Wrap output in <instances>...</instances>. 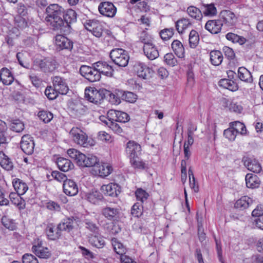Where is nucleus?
Segmentation results:
<instances>
[{
    "label": "nucleus",
    "instance_id": "nucleus-55",
    "mask_svg": "<svg viewBox=\"0 0 263 263\" xmlns=\"http://www.w3.org/2000/svg\"><path fill=\"white\" fill-rule=\"evenodd\" d=\"M165 63L169 66L174 67L178 64V61L172 53H167L164 56Z\"/></svg>",
    "mask_w": 263,
    "mask_h": 263
},
{
    "label": "nucleus",
    "instance_id": "nucleus-63",
    "mask_svg": "<svg viewBox=\"0 0 263 263\" xmlns=\"http://www.w3.org/2000/svg\"><path fill=\"white\" fill-rule=\"evenodd\" d=\"M140 40L141 42L143 43V45L154 44L152 36L145 32H143L141 33Z\"/></svg>",
    "mask_w": 263,
    "mask_h": 263
},
{
    "label": "nucleus",
    "instance_id": "nucleus-57",
    "mask_svg": "<svg viewBox=\"0 0 263 263\" xmlns=\"http://www.w3.org/2000/svg\"><path fill=\"white\" fill-rule=\"evenodd\" d=\"M38 117L44 123H48L52 119L53 115L50 112L42 110L39 112Z\"/></svg>",
    "mask_w": 263,
    "mask_h": 263
},
{
    "label": "nucleus",
    "instance_id": "nucleus-3",
    "mask_svg": "<svg viewBox=\"0 0 263 263\" xmlns=\"http://www.w3.org/2000/svg\"><path fill=\"white\" fill-rule=\"evenodd\" d=\"M110 57L115 64L121 67H125L129 59L127 52L122 48L112 49L110 52Z\"/></svg>",
    "mask_w": 263,
    "mask_h": 263
},
{
    "label": "nucleus",
    "instance_id": "nucleus-31",
    "mask_svg": "<svg viewBox=\"0 0 263 263\" xmlns=\"http://www.w3.org/2000/svg\"><path fill=\"white\" fill-rule=\"evenodd\" d=\"M218 85L220 87L227 89L232 91H236L239 88L237 82L234 80L228 79H221L218 82Z\"/></svg>",
    "mask_w": 263,
    "mask_h": 263
},
{
    "label": "nucleus",
    "instance_id": "nucleus-10",
    "mask_svg": "<svg viewBox=\"0 0 263 263\" xmlns=\"http://www.w3.org/2000/svg\"><path fill=\"white\" fill-rule=\"evenodd\" d=\"M98 10L103 16L112 18L117 13V8L110 2H102L99 5Z\"/></svg>",
    "mask_w": 263,
    "mask_h": 263
},
{
    "label": "nucleus",
    "instance_id": "nucleus-12",
    "mask_svg": "<svg viewBox=\"0 0 263 263\" xmlns=\"http://www.w3.org/2000/svg\"><path fill=\"white\" fill-rule=\"evenodd\" d=\"M34 65L39 66L44 72H52L57 67L56 61L50 58H45L43 60H36L34 62Z\"/></svg>",
    "mask_w": 263,
    "mask_h": 263
},
{
    "label": "nucleus",
    "instance_id": "nucleus-59",
    "mask_svg": "<svg viewBox=\"0 0 263 263\" xmlns=\"http://www.w3.org/2000/svg\"><path fill=\"white\" fill-rule=\"evenodd\" d=\"M135 195L138 200L143 202L148 198L149 194L142 188H138L135 192Z\"/></svg>",
    "mask_w": 263,
    "mask_h": 263
},
{
    "label": "nucleus",
    "instance_id": "nucleus-19",
    "mask_svg": "<svg viewBox=\"0 0 263 263\" xmlns=\"http://www.w3.org/2000/svg\"><path fill=\"white\" fill-rule=\"evenodd\" d=\"M222 25L219 19L211 20L207 21L205 28L212 34H218L220 32Z\"/></svg>",
    "mask_w": 263,
    "mask_h": 263
},
{
    "label": "nucleus",
    "instance_id": "nucleus-17",
    "mask_svg": "<svg viewBox=\"0 0 263 263\" xmlns=\"http://www.w3.org/2000/svg\"><path fill=\"white\" fill-rule=\"evenodd\" d=\"M47 15L45 20L54 18L55 17L63 16L64 13V9L58 4H53L50 5L46 8Z\"/></svg>",
    "mask_w": 263,
    "mask_h": 263
},
{
    "label": "nucleus",
    "instance_id": "nucleus-24",
    "mask_svg": "<svg viewBox=\"0 0 263 263\" xmlns=\"http://www.w3.org/2000/svg\"><path fill=\"white\" fill-rule=\"evenodd\" d=\"M118 188V186L117 184L111 183L107 185H103L101 190L107 196L116 197L120 193V191Z\"/></svg>",
    "mask_w": 263,
    "mask_h": 263
},
{
    "label": "nucleus",
    "instance_id": "nucleus-62",
    "mask_svg": "<svg viewBox=\"0 0 263 263\" xmlns=\"http://www.w3.org/2000/svg\"><path fill=\"white\" fill-rule=\"evenodd\" d=\"M132 166L136 169L144 170L148 168L147 165L143 161L136 160L135 159L130 160Z\"/></svg>",
    "mask_w": 263,
    "mask_h": 263
},
{
    "label": "nucleus",
    "instance_id": "nucleus-38",
    "mask_svg": "<svg viewBox=\"0 0 263 263\" xmlns=\"http://www.w3.org/2000/svg\"><path fill=\"white\" fill-rule=\"evenodd\" d=\"M106 92L105 98H108V101L112 104H119L120 103V99H122V90H118L115 93H112L110 91L105 89Z\"/></svg>",
    "mask_w": 263,
    "mask_h": 263
},
{
    "label": "nucleus",
    "instance_id": "nucleus-43",
    "mask_svg": "<svg viewBox=\"0 0 263 263\" xmlns=\"http://www.w3.org/2000/svg\"><path fill=\"white\" fill-rule=\"evenodd\" d=\"M89 242L97 248H102L105 245V242L102 237L97 236V234L88 237Z\"/></svg>",
    "mask_w": 263,
    "mask_h": 263
},
{
    "label": "nucleus",
    "instance_id": "nucleus-36",
    "mask_svg": "<svg viewBox=\"0 0 263 263\" xmlns=\"http://www.w3.org/2000/svg\"><path fill=\"white\" fill-rule=\"evenodd\" d=\"M46 233L48 238L53 240L59 238L61 235L60 230L58 229V226L55 228L52 223L49 224L47 226Z\"/></svg>",
    "mask_w": 263,
    "mask_h": 263
},
{
    "label": "nucleus",
    "instance_id": "nucleus-25",
    "mask_svg": "<svg viewBox=\"0 0 263 263\" xmlns=\"http://www.w3.org/2000/svg\"><path fill=\"white\" fill-rule=\"evenodd\" d=\"M56 163L59 169L64 172H68L74 168V165L71 161L63 157L58 158Z\"/></svg>",
    "mask_w": 263,
    "mask_h": 263
},
{
    "label": "nucleus",
    "instance_id": "nucleus-48",
    "mask_svg": "<svg viewBox=\"0 0 263 263\" xmlns=\"http://www.w3.org/2000/svg\"><path fill=\"white\" fill-rule=\"evenodd\" d=\"M67 153L71 158L76 161L79 166L82 167V154L80 152L74 148H70L67 150Z\"/></svg>",
    "mask_w": 263,
    "mask_h": 263
},
{
    "label": "nucleus",
    "instance_id": "nucleus-53",
    "mask_svg": "<svg viewBox=\"0 0 263 263\" xmlns=\"http://www.w3.org/2000/svg\"><path fill=\"white\" fill-rule=\"evenodd\" d=\"M9 126L13 132H22L24 129V123L18 119L11 120Z\"/></svg>",
    "mask_w": 263,
    "mask_h": 263
},
{
    "label": "nucleus",
    "instance_id": "nucleus-18",
    "mask_svg": "<svg viewBox=\"0 0 263 263\" xmlns=\"http://www.w3.org/2000/svg\"><path fill=\"white\" fill-rule=\"evenodd\" d=\"M93 171L95 172L96 175L105 178L111 174L112 167L107 163H102L101 164L98 163L97 166H95Z\"/></svg>",
    "mask_w": 263,
    "mask_h": 263
},
{
    "label": "nucleus",
    "instance_id": "nucleus-61",
    "mask_svg": "<svg viewBox=\"0 0 263 263\" xmlns=\"http://www.w3.org/2000/svg\"><path fill=\"white\" fill-rule=\"evenodd\" d=\"M58 91L53 88L51 86L47 87L45 91V94L50 100L55 99L58 96Z\"/></svg>",
    "mask_w": 263,
    "mask_h": 263
},
{
    "label": "nucleus",
    "instance_id": "nucleus-29",
    "mask_svg": "<svg viewBox=\"0 0 263 263\" xmlns=\"http://www.w3.org/2000/svg\"><path fill=\"white\" fill-rule=\"evenodd\" d=\"M172 49L179 58L185 57V49L182 43L178 40H175L171 44Z\"/></svg>",
    "mask_w": 263,
    "mask_h": 263
},
{
    "label": "nucleus",
    "instance_id": "nucleus-41",
    "mask_svg": "<svg viewBox=\"0 0 263 263\" xmlns=\"http://www.w3.org/2000/svg\"><path fill=\"white\" fill-rule=\"evenodd\" d=\"M13 186L16 192V193L24 195L28 190V186L21 180L16 179L12 182Z\"/></svg>",
    "mask_w": 263,
    "mask_h": 263
},
{
    "label": "nucleus",
    "instance_id": "nucleus-52",
    "mask_svg": "<svg viewBox=\"0 0 263 263\" xmlns=\"http://www.w3.org/2000/svg\"><path fill=\"white\" fill-rule=\"evenodd\" d=\"M65 23L70 25V23L76 22L77 20L76 12L72 9L67 10L63 15Z\"/></svg>",
    "mask_w": 263,
    "mask_h": 263
},
{
    "label": "nucleus",
    "instance_id": "nucleus-15",
    "mask_svg": "<svg viewBox=\"0 0 263 263\" xmlns=\"http://www.w3.org/2000/svg\"><path fill=\"white\" fill-rule=\"evenodd\" d=\"M141 147L134 141H129L126 144L125 152L130 160L135 159L140 153Z\"/></svg>",
    "mask_w": 263,
    "mask_h": 263
},
{
    "label": "nucleus",
    "instance_id": "nucleus-40",
    "mask_svg": "<svg viewBox=\"0 0 263 263\" xmlns=\"http://www.w3.org/2000/svg\"><path fill=\"white\" fill-rule=\"evenodd\" d=\"M226 38L234 44L238 43L240 45H243L247 41V40L243 36L231 32L226 34Z\"/></svg>",
    "mask_w": 263,
    "mask_h": 263
},
{
    "label": "nucleus",
    "instance_id": "nucleus-39",
    "mask_svg": "<svg viewBox=\"0 0 263 263\" xmlns=\"http://www.w3.org/2000/svg\"><path fill=\"white\" fill-rule=\"evenodd\" d=\"M114 251L121 256L125 254L126 248L117 238H113L111 240Z\"/></svg>",
    "mask_w": 263,
    "mask_h": 263
},
{
    "label": "nucleus",
    "instance_id": "nucleus-64",
    "mask_svg": "<svg viewBox=\"0 0 263 263\" xmlns=\"http://www.w3.org/2000/svg\"><path fill=\"white\" fill-rule=\"evenodd\" d=\"M23 263H39L37 258L31 254H25L22 257Z\"/></svg>",
    "mask_w": 263,
    "mask_h": 263
},
{
    "label": "nucleus",
    "instance_id": "nucleus-47",
    "mask_svg": "<svg viewBox=\"0 0 263 263\" xmlns=\"http://www.w3.org/2000/svg\"><path fill=\"white\" fill-rule=\"evenodd\" d=\"M0 165L4 169L9 171L13 168V163L3 152H0Z\"/></svg>",
    "mask_w": 263,
    "mask_h": 263
},
{
    "label": "nucleus",
    "instance_id": "nucleus-20",
    "mask_svg": "<svg viewBox=\"0 0 263 263\" xmlns=\"http://www.w3.org/2000/svg\"><path fill=\"white\" fill-rule=\"evenodd\" d=\"M63 191L67 195L72 196L78 193V187L76 182L70 179L64 181L63 184Z\"/></svg>",
    "mask_w": 263,
    "mask_h": 263
},
{
    "label": "nucleus",
    "instance_id": "nucleus-58",
    "mask_svg": "<svg viewBox=\"0 0 263 263\" xmlns=\"http://www.w3.org/2000/svg\"><path fill=\"white\" fill-rule=\"evenodd\" d=\"M122 99L126 102L134 103L137 100V95L132 92L122 90Z\"/></svg>",
    "mask_w": 263,
    "mask_h": 263
},
{
    "label": "nucleus",
    "instance_id": "nucleus-21",
    "mask_svg": "<svg viewBox=\"0 0 263 263\" xmlns=\"http://www.w3.org/2000/svg\"><path fill=\"white\" fill-rule=\"evenodd\" d=\"M143 50L145 55L150 60H154L159 56V51L154 44L143 45Z\"/></svg>",
    "mask_w": 263,
    "mask_h": 263
},
{
    "label": "nucleus",
    "instance_id": "nucleus-11",
    "mask_svg": "<svg viewBox=\"0 0 263 263\" xmlns=\"http://www.w3.org/2000/svg\"><path fill=\"white\" fill-rule=\"evenodd\" d=\"M102 214L110 221H119L121 212L119 206H107L102 209Z\"/></svg>",
    "mask_w": 263,
    "mask_h": 263
},
{
    "label": "nucleus",
    "instance_id": "nucleus-22",
    "mask_svg": "<svg viewBox=\"0 0 263 263\" xmlns=\"http://www.w3.org/2000/svg\"><path fill=\"white\" fill-rule=\"evenodd\" d=\"M53 85L55 90L62 95H66L68 90V87L62 78L54 77L53 79Z\"/></svg>",
    "mask_w": 263,
    "mask_h": 263
},
{
    "label": "nucleus",
    "instance_id": "nucleus-54",
    "mask_svg": "<svg viewBox=\"0 0 263 263\" xmlns=\"http://www.w3.org/2000/svg\"><path fill=\"white\" fill-rule=\"evenodd\" d=\"M83 222L85 223L86 228L88 229L90 232L95 234H98L99 233V227L90 219L85 217V219H83Z\"/></svg>",
    "mask_w": 263,
    "mask_h": 263
},
{
    "label": "nucleus",
    "instance_id": "nucleus-49",
    "mask_svg": "<svg viewBox=\"0 0 263 263\" xmlns=\"http://www.w3.org/2000/svg\"><path fill=\"white\" fill-rule=\"evenodd\" d=\"M103 198L102 195L98 191H94L86 195V199L92 204H97Z\"/></svg>",
    "mask_w": 263,
    "mask_h": 263
},
{
    "label": "nucleus",
    "instance_id": "nucleus-35",
    "mask_svg": "<svg viewBox=\"0 0 263 263\" xmlns=\"http://www.w3.org/2000/svg\"><path fill=\"white\" fill-rule=\"evenodd\" d=\"M253 203V200L247 196H244L237 200L235 203V208L240 210H244L249 208Z\"/></svg>",
    "mask_w": 263,
    "mask_h": 263
},
{
    "label": "nucleus",
    "instance_id": "nucleus-14",
    "mask_svg": "<svg viewBox=\"0 0 263 263\" xmlns=\"http://www.w3.org/2000/svg\"><path fill=\"white\" fill-rule=\"evenodd\" d=\"M83 77L91 82L99 81L101 78L97 67L95 68L83 65Z\"/></svg>",
    "mask_w": 263,
    "mask_h": 263
},
{
    "label": "nucleus",
    "instance_id": "nucleus-5",
    "mask_svg": "<svg viewBox=\"0 0 263 263\" xmlns=\"http://www.w3.org/2000/svg\"><path fill=\"white\" fill-rule=\"evenodd\" d=\"M219 17L222 26L231 29L233 28L237 22V17L236 14L229 10H222L220 12Z\"/></svg>",
    "mask_w": 263,
    "mask_h": 263
},
{
    "label": "nucleus",
    "instance_id": "nucleus-16",
    "mask_svg": "<svg viewBox=\"0 0 263 263\" xmlns=\"http://www.w3.org/2000/svg\"><path fill=\"white\" fill-rule=\"evenodd\" d=\"M54 43L57 48L59 50H71L73 47L72 42L67 37L61 34H58L55 36Z\"/></svg>",
    "mask_w": 263,
    "mask_h": 263
},
{
    "label": "nucleus",
    "instance_id": "nucleus-2",
    "mask_svg": "<svg viewBox=\"0 0 263 263\" xmlns=\"http://www.w3.org/2000/svg\"><path fill=\"white\" fill-rule=\"evenodd\" d=\"M106 93L105 89L98 90L95 87L86 88L85 89V98L90 102L100 104L105 99Z\"/></svg>",
    "mask_w": 263,
    "mask_h": 263
},
{
    "label": "nucleus",
    "instance_id": "nucleus-45",
    "mask_svg": "<svg viewBox=\"0 0 263 263\" xmlns=\"http://www.w3.org/2000/svg\"><path fill=\"white\" fill-rule=\"evenodd\" d=\"M246 132L245 125L238 121L230 123L229 128L224 129L223 132Z\"/></svg>",
    "mask_w": 263,
    "mask_h": 263
},
{
    "label": "nucleus",
    "instance_id": "nucleus-44",
    "mask_svg": "<svg viewBox=\"0 0 263 263\" xmlns=\"http://www.w3.org/2000/svg\"><path fill=\"white\" fill-rule=\"evenodd\" d=\"M199 40L200 38L198 32L196 30L192 29L190 32L189 37V44L190 47L191 48H195L199 44Z\"/></svg>",
    "mask_w": 263,
    "mask_h": 263
},
{
    "label": "nucleus",
    "instance_id": "nucleus-32",
    "mask_svg": "<svg viewBox=\"0 0 263 263\" xmlns=\"http://www.w3.org/2000/svg\"><path fill=\"white\" fill-rule=\"evenodd\" d=\"M1 81L4 85H11L14 81V77L11 72L7 68L1 70Z\"/></svg>",
    "mask_w": 263,
    "mask_h": 263
},
{
    "label": "nucleus",
    "instance_id": "nucleus-37",
    "mask_svg": "<svg viewBox=\"0 0 263 263\" xmlns=\"http://www.w3.org/2000/svg\"><path fill=\"white\" fill-rule=\"evenodd\" d=\"M223 59L222 53L219 50H214L210 52V60L213 65L219 66L222 63Z\"/></svg>",
    "mask_w": 263,
    "mask_h": 263
},
{
    "label": "nucleus",
    "instance_id": "nucleus-30",
    "mask_svg": "<svg viewBox=\"0 0 263 263\" xmlns=\"http://www.w3.org/2000/svg\"><path fill=\"white\" fill-rule=\"evenodd\" d=\"M21 194L14 192H11L9 194L11 202L16 205L20 210L24 209L26 205L25 201L21 197Z\"/></svg>",
    "mask_w": 263,
    "mask_h": 263
},
{
    "label": "nucleus",
    "instance_id": "nucleus-9",
    "mask_svg": "<svg viewBox=\"0 0 263 263\" xmlns=\"http://www.w3.org/2000/svg\"><path fill=\"white\" fill-rule=\"evenodd\" d=\"M133 68L138 77L143 79H149L154 72L152 68L142 62H136L134 64Z\"/></svg>",
    "mask_w": 263,
    "mask_h": 263
},
{
    "label": "nucleus",
    "instance_id": "nucleus-8",
    "mask_svg": "<svg viewBox=\"0 0 263 263\" xmlns=\"http://www.w3.org/2000/svg\"><path fill=\"white\" fill-rule=\"evenodd\" d=\"M31 250L36 256L40 258L47 259L49 258L51 255L49 249L43 246L42 241L39 239L33 241Z\"/></svg>",
    "mask_w": 263,
    "mask_h": 263
},
{
    "label": "nucleus",
    "instance_id": "nucleus-26",
    "mask_svg": "<svg viewBox=\"0 0 263 263\" xmlns=\"http://www.w3.org/2000/svg\"><path fill=\"white\" fill-rule=\"evenodd\" d=\"M96 66L100 75L102 73L107 77L112 76L114 69L107 62L100 61L96 63Z\"/></svg>",
    "mask_w": 263,
    "mask_h": 263
},
{
    "label": "nucleus",
    "instance_id": "nucleus-1",
    "mask_svg": "<svg viewBox=\"0 0 263 263\" xmlns=\"http://www.w3.org/2000/svg\"><path fill=\"white\" fill-rule=\"evenodd\" d=\"M107 117L110 118L109 128L113 132H121V129L116 122L125 123L129 120L128 115L123 111L116 110H110L107 112Z\"/></svg>",
    "mask_w": 263,
    "mask_h": 263
},
{
    "label": "nucleus",
    "instance_id": "nucleus-46",
    "mask_svg": "<svg viewBox=\"0 0 263 263\" xmlns=\"http://www.w3.org/2000/svg\"><path fill=\"white\" fill-rule=\"evenodd\" d=\"M201 9L204 16H213L217 14V9L214 4H203Z\"/></svg>",
    "mask_w": 263,
    "mask_h": 263
},
{
    "label": "nucleus",
    "instance_id": "nucleus-23",
    "mask_svg": "<svg viewBox=\"0 0 263 263\" xmlns=\"http://www.w3.org/2000/svg\"><path fill=\"white\" fill-rule=\"evenodd\" d=\"M237 77L240 81L247 83H251L253 81L251 72L243 66L238 68Z\"/></svg>",
    "mask_w": 263,
    "mask_h": 263
},
{
    "label": "nucleus",
    "instance_id": "nucleus-13",
    "mask_svg": "<svg viewBox=\"0 0 263 263\" xmlns=\"http://www.w3.org/2000/svg\"><path fill=\"white\" fill-rule=\"evenodd\" d=\"M20 146L22 150L27 155L32 154L34 147L33 138L29 134L24 135L22 137Z\"/></svg>",
    "mask_w": 263,
    "mask_h": 263
},
{
    "label": "nucleus",
    "instance_id": "nucleus-56",
    "mask_svg": "<svg viewBox=\"0 0 263 263\" xmlns=\"http://www.w3.org/2000/svg\"><path fill=\"white\" fill-rule=\"evenodd\" d=\"M174 29L171 28H165L159 33L161 38L163 41H167L170 40L174 35Z\"/></svg>",
    "mask_w": 263,
    "mask_h": 263
},
{
    "label": "nucleus",
    "instance_id": "nucleus-7",
    "mask_svg": "<svg viewBox=\"0 0 263 263\" xmlns=\"http://www.w3.org/2000/svg\"><path fill=\"white\" fill-rule=\"evenodd\" d=\"M45 21L54 30L59 31L60 32L65 34L70 32V26L68 24L67 22H65L62 16L55 17Z\"/></svg>",
    "mask_w": 263,
    "mask_h": 263
},
{
    "label": "nucleus",
    "instance_id": "nucleus-42",
    "mask_svg": "<svg viewBox=\"0 0 263 263\" xmlns=\"http://www.w3.org/2000/svg\"><path fill=\"white\" fill-rule=\"evenodd\" d=\"M83 167H93L96 166L98 163L97 157L92 154H88L87 156L83 154Z\"/></svg>",
    "mask_w": 263,
    "mask_h": 263
},
{
    "label": "nucleus",
    "instance_id": "nucleus-33",
    "mask_svg": "<svg viewBox=\"0 0 263 263\" xmlns=\"http://www.w3.org/2000/svg\"><path fill=\"white\" fill-rule=\"evenodd\" d=\"M246 185L248 188L254 189L258 187L260 184V180L258 176L253 174H247L245 177Z\"/></svg>",
    "mask_w": 263,
    "mask_h": 263
},
{
    "label": "nucleus",
    "instance_id": "nucleus-4",
    "mask_svg": "<svg viewBox=\"0 0 263 263\" xmlns=\"http://www.w3.org/2000/svg\"><path fill=\"white\" fill-rule=\"evenodd\" d=\"M83 26L87 31L95 37L100 38L102 36L104 26L102 23L99 20L97 19L87 20Z\"/></svg>",
    "mask_w": 263,
    "mask_h": 263
},
{
    "label": "nucleus",
    "instance_id": "nucleus-27",
    "mask_svg": "<svg viewBox=\"0 0 263 263\" xmlns=\"http://www.w3.org/2000/svg\"><path fill=\"white\" fill-rule=\"evenodd\" d=\"M192 26V23L188 18H182L178 20L175 23V27L177 32L183 34Z\"/></svg>",
    "mask_w": 263,
    "mask_h": 263
},
{
    "label": "nucleus",
    "instance_id": "nucleus-6",
    "mask_svg": "<svg viewBox=\"0 0 263 263\" xmlns=\"http://www.w3.org/2000/svg\"><path fill=\"white\" fill-rule=\"evenodd\" d=\"M81 222V218L78 216L74 215L71 217L64 219L58 224V229L61 233L62 231L69 232L73 229L77 228Z\"/></svg>",
    "mask_w": 263,
    "mask_h": 263
},
{
    "label": "nucleus",
    "instance_id": "nucleus-28",
    "mask_svg": "<svg viewBox=\"0 0 263 263\" xmlns=\"http://www.w3.org/2000/svg\"><path fill=\"white\" fill-rule=\"evenodd\" d=\"M244 165L248 170L254 173H259L261 171V164L255 159L247 158L244 161Z\"/></svg>",
    "mask_w": 263,
    "mask_h": 263
},
{
    "label": "nucleus",
    "instance_id": "nucleus-51",
    "mask_svg": "<svg viewBox=\"0 0 263 263\" xmlns=\"http://www.w3.org/2000/svg\"><path fill=\"white\" fill-rule=\"evenodd\" d=\"M1 222L2 224L6 229L11 231L16 229V226L14 220L9 217L7 215H4L1 219Z\"/></svg>",
    "mask_w": 263,
    "mask_h": 263
},
{
    "label": "nucleus",
    "instance_id": "nucleus-50",
    "mask_svg": "<svg viewBox=\"0 0 263 263\" xmlns=\"http://www.w3.org/2000/svg\"><path fill=\"white\" fill-rule=\"evenodd\" d=\"M187 12L190 16L196 20H201L202 18V13L198 8L191 6L187 8Z\"/></svg>",
    "mask_w": 263,
    "mask_h": 263
},
{
    "label": "nucleus",
    "instance_id": "nucleus-34",
    "mask_svg": "<svg viewBox=\"0 0 263 263\" xmlns=\"http://www.w3.org/2000/svg\"><path fill=\"white\" fill-rule=\"evenodd\" d=\"M15 27L17 28V31L14 33L16 36L19 34L18 30L26 28L28 26V17L22 15H16L14 17Z\"/></svg>",
    "mask_w": 263,
    "mask_h": 263
},
{
    "label": "nucleus",
    "instance_id": "nucleus-60",
    "mask_svg": "<svg viewBox=\"0 0 263 263\" xmlns=\"http://www.w3.org/2000/svg\"><path fill=\"white\" fill-rule=\"evenodd\" d=\"M189 177L190 181V186L193 189L195 192H198L199 190L198 186L196 183L193 172L190 167L189 169Z\"/></svg>",
    "mask_w": 263,
    "mask_h": 263
}]
</instances>
